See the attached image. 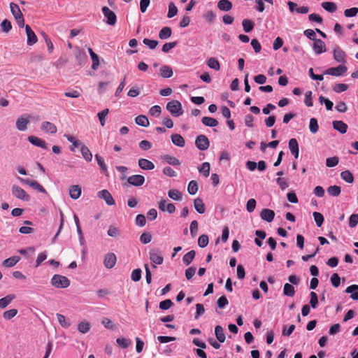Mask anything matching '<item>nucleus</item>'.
Returning <instances> with one entry per match:
<instances>
[{
  "mask_svg": "<svg viewBox=\"0 0 358 358\" xmlns=\"http://www.w3.org/2000/svg\"><path fill=\"white\" fill-rule=\"evenodd\" d=\"M167 110L174 117H179L183 113L182 104L179 101L172 100L167 103Z\"/></svg>",
  "mask_w": 358,
  "mask_h": 358,
  "instance_id": "1",
  "label": "nucleus"
},
{
  "mask_svg": "<svg viewBox=\"0 0 358 358\" xmlns=\"http://www.w3.org/2000/svg\"><path fill=\"white\" fill-rule=\"evenodd\" d=\"M51 284L57 288H66L70 285V280L65 276L55 274L51 279Z\"/></svg>",
  "mask_w": 358,
  "mask_h": 358,
  "instance_id": "2",
  "label": "nucleus"
},
{
  "mask_svg": "<svg viewBox=\"0 0 358 358\" xmlns=\"http://www.w3.org/2000/svg\"><path fill=\"white\" fill-rule=\"evenodd\" d=\"M332 52L336 62L341 63V64H344L346 62L347 55L338 45H334Z\"/></svg>",
  "mask_w": 358,
  "mask_h": 358,
  "instance_id": "3",
  "label": "nucleus"
},
{
  "mask_svg": "<svg viewBox=\"0 0 358 358\" xmlns=\"http://www.w3.org/2000/svg\"><path fill=\"white\" fill-rule=\"evenodd\" d=\"M12 194L18 199L28 201L30 199L29 194L20 186L14 185L12 186Z\"/></svg>",
  "mask_w": 358,
  "mask_h": 358,
  "instance_id": "4",
  "label": "nucleus"
},
{
  "mask_svg": "<svg viewBox=\"0 0 358 358\" xmlns=\"http://www.w3.org/2000/svg\"><path fill=\"white\" fill-rule=\"evenodd\" d=\"M348 69L345 64H340L337 67H331L327 69L324 72V75H331L333 76H341L347 71Z\"/></svg>",
  "mask_w": 358,
  "mask_h": 358,
  "instance_id": "5",
  "label": "nucleus"
},
{
  "mask_svg": "<svg viewBox=\"0 0 358 358\" xmlns=\"http://www.w3.org/2000/svg\"><path fill=\"white\" fill-rule=\"evenodd\" d=\"M196 147L200 150H206L210 145L208 138L203 134L199 135L195 140Z\"/></svg>",
  "mask_w": 358,
  "mask_h": 358,
  "instance_id": "6",
  "label": "nucleus"
},
{
  "mask_svg": "<svg viewBox=\"0 0 358 358\" xmlns=\"http://www.w3.org/2000/svg\"><path fill=\"white\" fill-rule=\"evenodd\" d=\"M150 259L154 268H156L155 264H162L164 262V258L161 252L156 250H152L149 252Z\"/></svg>",
  "mask_w": 358,
  "mask_h": 358,
  "instance_id": "7",
  "label": "nucleus"
},
{
  "mask_svg": "<svg viewBox=\"0 0 358 358\" xmlns=\"http://www.w3.org/2000/svg\"><path fill=\"white\" fill-rule=\"evenodd\" d=\"M102 12L105 17L107 19V24L109 25H114L116 23L117 17L113 11H112L108 7L103 6L102 8Z\"/></svg>",
  "mask_w": 358,
  "mask_h": 358,
  "instance_id": "8",
  "label": "nucleus"
},
{
  "mask_svg": "<svg viewBox=\"0 0 358 358\" xmlns=\"http://www.w3.org/2000/svg\"><path fill=\"white\" fill-rule=\"evenodd\" d=\"M18 180L22 183H24V184L29 185L30 187H33L34 189L38 190L39 192H42V193H45V194L46 193V190L44 189V187L42 185H41L36 180H31L29 178L24 179L22 178H18Z\"/></svg>",
  "mask_w": 358,
  "mask_h": 358,
  "instance_id": "9",
  "label": "nucleus"
},
{
  "mask_svg": "<svg viewBox=\"0 0 358 358\" xmlns=\"http://www.w3.org/2000/svg\"><path fill=\"white\" fill-rule=\"evenodd\" d=\"M158 207L162 212H168L170 214L176 211V206L172 203H167L166 200H161L158 203Z\"/></svg>",
  "mask_w": 358,
  "mask_h": 358,
  "instance_id": "10",
  "label": "nucleus"
},
{
  "mask_svg": "<svg viewBox=\"0 0 358 358\" xmlns=\"http://www.w3.org/2000/svg\"><path fill=\"white\" fill-rule=\"evenodd\" d=\"M98 196L100 199H103L108 206H113L115 204V201L111 194L107 189H103L98 192Z\"/></svg>",
  "mask_w": 358,
  "mask_h": 358,
  "instance_id": "11",
  "label": "nucleus"
},
{
  "mask_svg": "<svg viewBox=\"0 0 358 358\" xmlns=\"http://www.w3.org/2000/svg\"><path fill=\"white\" fill-rule=\"evenodd\" d=\"M25 31L27 37V45H32L35 44L37 42L38 38L35 33L29 25L25 26Z\"/></svg>",
  "mask_w": 358,
  "mask_h": 358,
  "instance_id": "12",
  "label": "nucleus"
},
{
  "mask_svg": "<svg viewBox=\"0 0 358 358\" xmlns=\"http://www.w3.org/2000/svg\"><path fill=\"white\" fill-rule=\"evenodd\" d=\"M127 182L134 186H141L145 182V178L142 175H133L128 178Z\"/></svg>",
  "mask_w": 358,
  "mask_h": 358,
  "instance_id": "13",
  "label": "nucleus"
},
{
  "mask_svg": "<svg viewBox=\"0 0 358 358\" xmlns=\"http://www.w3.org/2000/svg\"><path fill=\"white\" fill-rule=\"evenodd\" d=\"M116 256L114 253H108L105 255L104 257V266L107 268H112L116 263Z\"/></svg>",
  "mask_w": 358,
  "mask_h": 358,
  "instance_id": "14",
  "label": "nucleus"
},
{
  "mask_svg": "<svg viewBox=\"0 0 358 358\" xmlns=\"http://www.w3.org/2000/svg\"><path fill=\"white\" fill-rule=\"evenodd\" d=\"M314 41L313 48L316 55H320L326 52L325 43L324 41L321 39H316Z\"/></svg>",
  "mask_w": 358,
  "mask_h": 358,
  "instance_id": "15",
  "label": "nucleus"
},
{
  "mask_svg": "<svg viewBox=\"0 0 358 358\" xmlns=\"http://www.w3.org/2000/svg\"><path fill=\"white\" fill-rule=\"evenodd\" d=\"M260 217L263 220L271 222L274 219L275 213L272 210L264 208L260 213Z\"/></svg>",
  "mask_w": 358,
  "mask_h": 358,
  "instance_id": "16",
  "label": "nucleus"
},
{
  "mask_svg": "<svg viewBox=\"0 0 358 358\" xmlns=\"http://www.w3.org/2000/svg\"><path fill=\"white\" fill-rule=\"evenodd\" d=\"M333 128L343 134L346 133L348 129V125L341 120H334L332 122Z\"/></svg>",
  "mask_w": 358,
  "mask_h": 358,
  "instance_id": "17",
  "label": "nucleus"
},
{
  "mask_svg": "<svg viewBox=\"0 0 358 358\" xmlns=\"http://www.w3.org/2000/svg\"><path fill=\"white\" fill-rule=\"evenodd\" d=\"M41 129L43 131L50 134H55L57 131V127L54 124L48 121L42 122Z\"/></svg>",
  "mask_w": 358,
  "mask_h": 358,
  "instance_id": "18",
  "label": "nucleus"
},
{
  "mask_svg": "<svg viewBox=\"0 0 358 358\" xmlns=\"http://www.w3.org/2000/svg\"><path fill=\"white\" fill-rule=\"evenodd\" d=\"M289 148L291 153L294 156L295 158L299 157V144L295 138H291L289 141Z\"/></svg>",
  "mask_w": 358,
  "mask_h": 358,
  "instance_id": "19",
  "label": "nucleus"
},
{
  "mask_svg": "<svg viewBox=\"0 0 358 358\" xmlns=\"http://www.w3.org/2000/svg\"><path fill=\"white\" fill-rule=\"evenodd\" d=\"M28 141L33 145L42 148L43 149H47V144L45 141L34 136H30L28 137Z\"/></svg>",
  "mask_w": 358,
  "mask_h": 358,
  "instance_id": "20",
  "label": "nucleus"
},
{
  "mask_svg": "<svg viewBox=\"0 0 358 358\" xmlns=\"http://www.w3.org/2000/svg\"><path fill=\"white\" fill-rule=\"evenodd\" d=\"M81 187L79 185H71L69 187V196L73 199H78L81 195Z\"/></svg>",
  "mask_w": 358,
  "mask_h": 358,
  "instance_id": "21",
  "label": "nucleus"
},
{
  "mask_svg": "<svg viewBox=\"0 0 358 358\" xmlns=\"http://www.w3.org/2000/svg\"><path fill=\"white\" fill-rule=\"evenodd\" d=\"M138 166L143 170H152L155 168V165L151 161L144 158L138 159Z\"/></svg>",
  "mask_w": 358,
  "mask_h": 358,
  "instance_id": "22",
  "label": "nucleus"
},
{
  "mask_svg": "<svg viewBox=\"0 0 358 358\" xmlns=\"http://www.w3.org/2000/svg\"><path fill=\"white\" fill-rule=\"evenodd\" d=\"M29 122L28 119L25 118L24 116H21L18 117L16 121V127L19 131H25Z\"/></svg>",
  "mask_w": 358,
  "mask_h": 358,
  "instance_id": "23",
  "label": "nucleus"
},
{
  "mask_svg": "<svg viewBox=\"0 0 358 358\" xmlns=\"http://www.w3.org/2000/svg\"><path fill=\"white\" fill-rule=\"evenodd\" d=\"M172 143L178 147L182 148L185 145V139L183 137L178 134H172L171 136Z\"/></svg>",
  "mask_w": 358,
  "mask_h": 358,
  "instance_id": "24",
  "label": "nucleus"
},
{
  "mask_svg": "<svg viewBox=\"0 0 358 358\" xmlns=\"http://www.w3.org/2000/svg\"><path fill=\"white\" fill-rule=\"evenodd\" d=\"M194 207L199 214H203L206 211L204 203L201 198H196L194 200Z\"/></svg>",
  "mask_w": 358,
  "mask_h": 358,
  "instance_id": "25",
  "label": "nucleus"
},
{
  "mask_svg": "<svg viewBox=\"0 0 358 358\" xmlns=\"http://www.w3.org/2000/svg\"><path fill=\"white\" fill-rule=\"evenodd\" d=\"M159 74L162 78H169L173 76V72L170 66L164 65L159 69Z\"/></svg>",
  "mask_w": 358,
  "mask_h": 358,
  "instance_id": "26",
  "label": "nucleus"
},
{
  "mask_svg": "<svg viewBox=\"0 0 358 358\" xmlns=\"http://www.w3.org/2000/svg\"><path fill=\"white\" fill-rule=\"evenodd\" d=\"M217 8L220 10L229 11L232 8V3L229 0H220L217 3Z\"/></svg>",
  "mask_w": 358,
  "mask_h": 358,
  "instance_id": "27",
  "label": "nucleus"
},
{
  "mask_svg": "<svg viewBox=\"0 0 358 358\" xmlns=\"http://www.w3.org/2000/svg\"><path fill=\"white\" fill-rule=\"evenodd\" d=\"M10 12L13 14V15L15 20L17 18H18V17H21L23 16L19 6L16 3L11 2L10 3Z\"/></svg>",
  "mask_w": 358,
  "mask_h": 358,
  "instance_id": "28",
  "label": "nucleus"
},
{
  "mask_svg": "<svg viewBox=\"0 0 358 358\" xmlns=\"http://www.w3.org/2000/svg\"><path fill=\"white\" fill-rule=\"evenodd\" d=\"M215 336H216L217 339L219 341V342H220V343L224 342L226 337H225V334L224 332V329L221 326L217 325L215 327Z\"/></svg>",
  "mask_w": 358,
  "mask_h": 358,
  "instance_id": "29",
  "label": "nucleus"
},
{
  "mask_svg": "<svg viewBox=\"0 0 358 358\" xmlns=\"http://www.w3.org/2000/svg\"><path fill=\"white\" fill-rule=\"evenodd\" d=\"M15 298L14 294H8L6 296L0 299V308H6L10 302Z\"/></svg>",
  "mask_w": 358,
  "mask_h": 358,
  "instance_id": "30",
  "label": "nucleus"
},
{
  "mask_svg": "<svg viewBox=\"0 0 358 358\" xmlns=\"http://www.w3.org/2000/svg\"><path fill=\"white\" fill-rule=\"evenodd\" d=\"M201 122L205 126L210 127H214L218 125V121L210 117H203Z\"/></svg>",
  "mask_w": 358,
  "mask_h": 358,
  "instance_id": "31",
  "label": "nucleus"
},
{
  "mask_svg": "<svg viewBox=\"0 0 358 358\" xmlns=\"http://www.w3.org/2000/svg\"><path fill=\"white\" fill-rule=\"evenodd\" d=\"M80 151L83 158L87 162H91L92 159V154L85 145H81Z\"/></svg>",
  "mask_w": 358,
  "mask_h": 358,
  "instance_id": "32",
  "label": "nucleus"
},
{
  "mask_svg": "<svg viewBox=\"0 0 358 358\" xmlns=\"http://www.w3.org/2000/svg\"><path fill=\"white\" fill-rule=\"evenodd\" d=\"M91 328V324L90 322L86 321H82L78 324V330L79 332L82 334L87 333Z\"/></svg>",
  "mask_w": 358,
  "mask_h": 358,
  "instance_id": "33",
  "label": "nucleus"
},
{
  "mask_svg": "<svg viewBox=\"0 0 358 358\" xmlns=\"http://www.w3.org/2000/svg\"><path fill=\"white\" fill-rule=\"evenodd\" d=\"M20 258L17 256H13L5 259L3 262V265L6 267H12L15 266L19 261Z\"/></svg>",
  "mask_w": 358,
  "mask_h": 358,
  "instance_id": "34",
  "label": "nucleus"
},
{
  "mask_svg": "<svg viewBox=\"0 0 358 358\" xmlns=\"http://www.w3.org/2000/svg\"><path fill=\"white\" fill-rule=\"evenodd\" d=\"M196 255V252L194 250H190L187 253H186L182 258L183 263L185 265H189L192 263L193 259H194Z\"/></svg>",
  "mask_w": 358,
  "mask_h": 358,
  "instance_id": "35",
  "label": "nucleus"
},
{
  "mask_svg": "<svg viewBox=\"0 0 358 358\" xmlns=\"http://www.w3.org/2000/svg\"><path fill=\"white\" fill-rule=\"evenodd\" d=\"M171 29L169 27H165L159 31V37L162 40L167 39L171 36Z\"/></svg>",
  "mask_w": 358,
  "mask_h": 358,
  "instance_id": "36",
  "label": "nucleus"
},
{
  "mask_svg": "<svg viewBox=\"0 0 358 358\" xmlns=\"http://www.w3.org/2000/svg\"><path fill=\"white\" fill-rule=\"evenodd\" d=\"M283 294L285 296H287L289 297L294 296V294H295V290H294V286L289 283L285 284L284 287H283Z\"/></svg>",
  "mask_w": 358,
  "mask_h": 358,
  "instance_id": "37",
  "label": "nucleus"
},
{
  "mask_svg": "<svg viewBox=\"0 0 358 358\" xmlns=\"http://www.w3.org/2000/svg\"><path fill=\"white\" fill-rule=\"evenodd\" d=\"M136 123L141 127H147L149 126V121L146 116L140 115L135 119Z\"/></svg>",
  "mask_w": 358,
  "mask_h": 358,
  "instance_id": "38",
  "label": "nucleus"
},
{
  "mask_svg": "<svg viewBox=\"0 0 358 358\" xmlns=\"http://www.w3.org/2000/svg\"><path fill=\"white\" fill-rule=\"evenodd\" d=\"M168 196L173 200L180 201L182 200V194L180 191L176 189H170L168 192Z\"/></svg>",
  "mask_w": 358,
  "mask_h": 358,
  "instance_id": "39",
  "label": "nucleus"
},
{
  "mask_svg": "<svg viewBox=\"0 0 358 358\" xmlns=\"http://www.w3.org/2000/svg\"><path fill=\"white\" fill-rule=\"evenodd\" d=\"M322 7L329 13H334L337 6L336 4L334 2L325 1L322 3Z\"/></svg>",
  "mask_w": 358,
  "mask_h": 358,
  "instance_id": "40",
  "label": "nucleus"
},
{
  "mask_svg": "<svg viewBox=\"0 0 358 358\" xmlns=\"http://www.w3.org/2000/svg\"><path fill=\"white\" fill-rule=\"evenodd\" d=\"M207 64L209 66V68L219 71L220 69V65L218 60L215 57H210L207 61Z\"/></svg>",
  "mask_w": 358,
  "mask_h": 358,
  "instance_id": "41",
  "label": "nucleus"
},
{
  "mask_svg": "<svg viewBox=\"0 0 358 358\" xmlns=\"http://www.w3.org/2000/svg\"><path fill=\"white\" fill-rule=\"evenodd\" d=\"M210 165L208 162H203L201 167L199 168V172L205 177H208L210 174Z\"/></svg>",
  "mask_w": 358,
  "mask_h": 358,
  "instance_id": "42",
  "label": "nucleus"
},
{
  "mask_svg": "<svg viewBox=\"0 0 358 358\" xmlns=\"http://www.w3.org/2000/svg\"><path fill=\"white\" fill-rule=\"evenodd\" d=\"M242 25L245 32L249 33L253 29L255 24L252 20L245 19L242 22Z\"/></svg>",
  "mask_w": 358,
  "mask_h": 358,
  "instance_id": "43",
  "label": "nucleus"
},
{
  "mask_svg": "<svg viewBox=\"0 0 358 358\" xmlns=\"http://www.w3.org/2000/svg\"><path fill=\"white\" fill-rule=\"evenodd\" d=\"M341 178L348 183H352L354 181V176L352 173L348 171H344L341 173Z\"/></svg>",
  "mask_w": 358,
  "mask_h": 358,
  "instance_id": "44",
  "label": "nucleus"
},
{
  "mask_svg": "<svg viewBox=\"0 0 358 358\" xmlns=\"http://www.w3.org/2000/svg\"><path fill=\"white\" fill-rule=\"evenodd\" d=\"M188 193L191 195H194L198 191V184L195 180H191L187 187Z\"/></svg>",
  "mask_w": 358,
  "mask_h": 358,
  "instance_id": "45",
  "label": "nucleus"
},
{
  "mask_svg": "<svg viewBox=\"0 0 358 358\" xmlns=\"http://www.w3.org/2000/svg\"><path fill=\"white\" fill-rule=\"evenodd\" d=\"M309 129L310 131L313 134H315L318 131L319 125L317 123V120L316 118L312 117L310 120L309 122Z\"/></svg>",
  "mask_w": 358,
  "mask_h": 358,
  "instance_id": "46",
  "label": "nucleus"
},
{
  "mask_svg": "<svg viewBox=\"0 0 358 358\" xmlns=\"http://www.w3.org/2000/svg\"><path fill=\"white\" fill-rule=\"evenodd\" d=\"M327 193L333 196H338L341 194V187L337 185L329 186L327 188Z\"/></svg>",
  "mask_w": 358,
  "mask_h": 358,
  "instance_id": "47",
  "label": "nucleus"
},
{
  "mask_svg": "<svg viewBox=\"0 0 358 358\" xmlns=\"http://www.w3.org/2000/svg\"><path fill=\"white\" fill-rule=\"evenodd\" d=\"M57 317L59 324L62 327L68 328L71 325L70 322L66 319V317L64 315L57 313Z\"/></svg>",
  "mask_w": 358,
  "mask_h": 358,
  "instance_id": "48",
  "label": "nucleus"
},
{
  "mask_svg": "<svg viewBox=\"0 0 358 358\" xmlns=\"http://www.w3.org/2000/svg\"><path fill=\"white\" fill-rule=\"evenodd\" d=\"M109 113V109L106 108L103 110L102 111L98 113L97 116L99 117L100 124L103 127L106 123V117Z\"/></svg>",
  "mask_w": 358,
  "mask_h": 358,
  "instance_id": "49",
  "label": "nucleus"
},
{
  "mask_svg": "<svg viewBox=\"0 0 358 358\" xmlns=\"http://www.w3.org/2000/svg\"><path fill=\"white\" fill-rule=\"evenodd\" d=\"M117 343L122 348H127L131 343V341L129 339L125 338H118L116 340Z\"/></svg>",
  "mask_w": 358,
  "mask_h": 358,
  "instance_id": "50",
  "label": "nucleus"
},
{
  "mask_svg": "<svg viewBox=\"0 0 358 358\" xmlns=\"http://www.w3.org/2000/svg\"><path fill=\"white\" fill-rule=\"evenodd\" d=\"M208 243L209 238L206 234H202L199 237L198 245L199 247L203 248L208 245Z\"/></svg>",
  "mask_w": 358,
  "mask_h": 358,
  "instance_id": "51",
  "label": "nucleus"
},
{
  "mask_svg": "<svg viewBox=\"0 0 358 358\" xmlns=\"http://www.w3.org/2000/svg\"><path fill=\"white\" fill-rule=\"evenodd\" d=\"M319 102L321 103V104H323L324 103L325 104V106H326V108L327 110H332V108H333V106H334V103L331 101H330L329 99H326L325 97H324L323 96H320L319 97Z\"/></svg>",
  "mask_w": 358,
  "mask_h": 358,
  "instance_id": "52",
  "label": "nucleus"
},
{
  "mask_svg": "<svg viewBox=\"0 0 358 358\" xmlns=\"http://www.w3.org/2000/svg\"><path fill=\"white\" fill-rule=\"evenodd\" d=\"M313 215L315 222L316 223V225L318 227H320L322 225L323 222H324L323 215L320 213H318V212H314Z\"/></svg>",
  "mask_w": 358,
  "mask_h": 358,
  "instance_id": "53",
  "label": "nucleus"
},
{
  "mask_svg": "<svg viewBox=\"0 0 358 358\" xmlns=\"http://www.w3.org/2000/svg\"><path fill=\"white\" fill-rule=\"evenodd\" d=\"M1 31L4 33H8L12 29L11 23L8 20H3L1 23Z\"/></svg>",
  "mask_w": 358,
  "mask_h": 358,
  "instance_id": "54",
  "label": "nucleus"
},
{
  "mask_svg": "<svg viewBox=\"0 0 358 358\" xmlns=\"http://www.w3.org/2000/svg\"><path fill=\"white\" fill-rule=\"evenodd\" d=\"M348 89V85L344 83H338L333 87V90L335 92L341 93L346 91Z\"/></svg>",
  "mask_w": 358,
  "mask_h": 358,
  "instance_id": "55",
  "label": "nucleus"
},
{
  "mask_svg": "<svg viewBox=\"0 0 358 358\" xmlns=\"http://www.w3.org/2000/svg\"><path fill=\"white\" fill-rule=\"evenodd\" d=\"M17 313V310L15 308L10 309L3 313V317L6 320H10L14 317Z\"/></svg>",
  "mask_w": 358,
  "mask_h": 358,
  "instance_id": "56",
  "label": "nucleus"
},
{
  "mask_svg": "<svg viewBox=\"0 0 358 358\" xmlns=\"http://www.w3.org/2000/svg\"><path fill=\"white\" fill-rule=\"evenodd\" d=\"M178 13V8L177 7L175 6V4L172 2H171L169 4V12H168V14H167V17L169 18H171L173 17H174Z\"/></svg>",
  "mask_w": 358,
  "mask_h": 358,
  "instance_id": "57",
  "label": "nucleus"
},
{
  "mask_svg": "<svg viewBox=\"0 0 358 358\" xmlns=\"http://www.w3.org/2000/svg\"><path fill=\"white\" fill-rule=\"evenodd\" d=\"M358 13V8L353 7L351 8L345 9L344 11V15L346 17H355Z\"/></svg>",
  "mask_w": 358,
  "mask_h": 358,
  "instance_id": "58",
  "label": "nucleus"
},
{
  "mask_svg": "<svg viewBox=\"0 0 358 358\" xmlns=\"http://www.w3.org/2000/svg\"><path fill=\"white\" fill-rule=\"evenodd\" d=\"M339 162L338 157H329L326 160L327 166L331 168L336 166Z\"/></svg>",
  "mask_w": 358,
  "mask_h": 358,
  "instance_id": "59",
  "label": "nucleus"
},
{
  "mask_svg": "<svg viewBox=\"0 0 358 358\" xmlns=\"http://www.w3.org/2000/svg\"><path fill=\"white\" fill-rule=\"evenodd\" d=\"M164 159L166 161V162L168 164H169L171 165L179 166L180 164V161L175 157H172L170 155H166V156H164Z\"/></svg>",
  "mask_w": 358,
  "mask_h": 358,
  "instance_id": "60",
  "label": "nucleus"
},
{
  "mask_svg": "<svg viewBox=\"0 0 358 358\" xmlns=\"http://www.w3.org/2000/svg\"><path fill=\"white\" fill-rule=\"evenodd\" d=\"M173 305V303L170 299H166L164 301H162L159 303V307L162 310H168Z\"/></svg>",
  "mask_w": 358,
  "mask_h": 358,
  "instance_id": "61",
  "label": "nucleus"
},
{
  "mask_svg": "<svg viewBox=\"0 0 358 358\" xmlns=\"http://www.w3.org/2000/svg\"><path fill=\"white\" fill-rule=\"evenodd\" d=\"M141 273L142 271L140 268L134 269L131 275V278L133 281L137 282L141 280Z\"/></svg>",
  "mask_w": 358,
  "mask_h": 358,
  "instance_id": "62",
  "label": "nucleus"
},
{
  "mask_svg": "<svg viewBox=\"0 0 358 358\" xmlns=\"http://www.w3.org/2000/svg\"><path fill=\"white\" fill-rule=\"evenodd\" d=\"M310 304L313 308H316V307L318 304L317 295L315 292H311L310 294Z\"/></svg>",
  "mask_w": 358,
  "mask_h": 358,
  "instance_id": "63",
  "label": "nucleus"
},
{
  "mask_svg": "<svg viewBox=\"0 0 358 358\" xmlns=\"http://www.w3.org/2000/svg\"><path fill=\"white\" fill-rule=\"evenodd\" d=\"M358 223V214H352L349 218V226L351 228H354Z\"/></svg>",
  "mask_w": 358,
  "mask_h": 358,
  "instance_id": "64",
  "label": "nucleus"
}]
</instances>
